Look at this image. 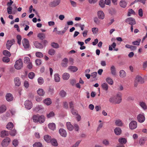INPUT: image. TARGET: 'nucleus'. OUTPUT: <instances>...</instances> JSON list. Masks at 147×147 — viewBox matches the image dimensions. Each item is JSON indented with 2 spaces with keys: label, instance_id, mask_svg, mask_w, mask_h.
Returning <instances> with one entry per match:
<instances>
[{
  "label": "nucleus",
  "instance_id": "f257e3e1",
  "mask_svg": "<svg viewBox=\"0 0 147 147\" xmlns=\"http://www.w3.org/2000/svg\"><path fill=\"white\" fill-rule=\"evenodd\" d=\"M109 100L110 102L113 104L120 103L121 101V94L120 93H118L116 96L111 97Z\"/></svg>",
  "mask_w": 147,
  "mask_h": 147
},
{
  "label": "nucleus",
  "instance_id": "f03ea898",
  "mask_svg": "<svg viewBox=\"0 0 147 147\" xmlns=\"http://www.w3.org/2000/svg\"><path fill=\"white\" fill-rule=\"evenodd\" d=\"M144 82V79L140 76L138 75L136 77L134 84V86H137L138 83L142 84Z\"/></svg>",
  "mask_w": 147,
  "mask_h": 147
},
{
  "label": "nucleus",
  "instance_id": "7ed1b4c3",
  "mask_svg": "<svg viewBox=\"0 0 147 147\" xmlns=\"http://www.w3.org/2000/svg\"><path fill=\"white\" fill-rule=\"evenodd\" d=\"M15 68L17 69H20L23 67V63L21 59L16 61L14 65Z\"/></svg>",
  "mask_w": 147,
  "mask_h": 147
},
{
  "label": "nucleus",
  "instance_id": "20e7f679",
  "mask_svg": "<svg viewBox=\"0 0 147 147\" xmlns=\"http://www.w3.org/2000/svg\"><path fill=\"white\" fill-rule=\"evenodd\" d=\"M10 142V138L9 137H6L3 140L1 145L3 147H6L9 145Z\"/></svg>",
  "mask_w": 147,
  "mask_h": 147
},
{
  "label": "nucleus",
  "instance_id": "39448f33",
  "mask_svg": "<svg viewBox=\"0 0 147 147\" xmlns=\"http://www.w3.org/2000/svg\"><path fill=\"white\" fill-rule=\"evenodd\" d=\"M137 127V123L135 121H132L129 123V127L131 129H134L136 128Z\"/></svg>",
  "mask_w": 147,
  "mask_h": 147
},
{
  "label": "nucleus",
  "instance_id": "423d86ee",
  "mask_svg": "<svg viewBox=\"0 0 147 147\" xmlns=\"http://www.w3.org/2000/svg\"><path fill=\"white\" fill-rule=\"evenodd\" d=\"M137 119L138 121L140 123L143 122L145 120V117L143 113L137 115Z\"/></svg>",
  "mask_w": 147,
  "mask_h": 147
},
{
  "label": "nucleus",
  "instance_id": "0eeeda50",
  "mask_svg": "<svg viewBox=\"0 0 147 147\" xmlns=\"http://www.w3.org/2000/svg\"><path fill=\"white\" fill-rule=\"evenodd\" d=\"M125 22L131 25H133L136 24V22L135 19L134 18L131 17L125 20Z\"/></svg>",
  "mask_w": 147,
  "mask_h": 147
},
{
  "label": "nucleus",
  "instance_id": "6e6552de",
  "mask_svg": "<svg viewBox=\"0 0 147 147\" xmlns=\"http://www.w3.org/2000/svg\"><path fill=\"white\" fill-rule=\"evenodd\" d=\"M24 105L26 108L29 110L32 107V102L28 100H27L25 102Z\"/></svg>",
  "mask_w": 147,
  "mask_h": 147
},
{
  "label": "nucleus",
  "instance_id": "1a4fd4ad",
  "mask_svg": "<svg viewBox=\"0 0 147 147\" xmlns=\"http://www.w3.org/2000/svg\"><path fill=\"white\" fill-rule=\"evenodd\" d=\"M15 42V40L14 39L8 40L6 44V47L7 49L9 50L11 47L13 45Z\"/></svg>",
  "mask_w": 147,
  "mask_h": 147
},
{
  "label": "nucleus",
  "instance_id": "9d476101",
  "mask_svg": "<svg viewBox=\"0 0 147 147\" xmlns=\"http://www.w3.org/2000/svg\"><path fill=\"white\" fill-rule=\"evenodd\" d=\"M23 46L25 49L28 48L29 47V41L26 38L24 39L22 41Z\"/></svg>",
  "mask_w": 147,
  "mask_h": 147
},
{
  "label": "nucleus",
  "instance_id": "9b49d317",
  "mask_svg": "<svg viewBox=\"0 0 147 147\" xmlns=\"http://www.w3.org/2000/svg\"><path fill=\"white\" fill-rule=\"evenodd\" d=\"M60 1V0H54L50 3L49 5L52 7H56L59 4Z\"/></svg>",
  "mask_w": 147,
  "mask_h": 147
},
{
  "label": "nucleus",
  "instance_id": "f8f14e48",
  "mask_svg": "<svg viewBox=\"0 0 147 147\" xmlns=\"http://www.w3.org/2000/svg\"><path fill=\"white\" fill-rule=\"evenodd\" d=\"M5 97L6 100L8 102L12 101L13 98L12 95L10 93H7Z\"/></svg>",
  "mask_w": 147,
  "mask_h": 147
},
{
  "label": "nucleus",
  "instance_id": "ddd939ff",
  "mask_svg": "<svg viewBox=\"0 0 147 147\" xmlns=\"http://www.w3.org/2000/svg\"><path fill=\"white\" fill-rule=\"evenodd\" d=\"M59 132L61 136L63 137H65L67 136L66 131L64 129H60L59 130Z\"/></svg>",
  "mask_w": 147,
  "mask_h": 147
},
{
  "label": "nucleus",
  "instance_id": "4468645a",
  "mask_svg": "<svg viewBox=\"0 0 147 147\" xmlns=\"http://www.w3.org/2000/svg\"><path fill=\"white\" fill-rule=\"evenodd\" d=\"M98 16L99 18L103 20L105 18V16L104 13L102 11H100L97 12Z\"/></svg>",
  "mask_w": 147,
  "mask_h": 147
},
{
  "label": "nucleus",
  "instance_id": "2eb2a0df",
  "mask_svg": "<svg viewBox=\"0 0 147 147\" xmlns=\"http://www.w3.org/2000/svg\"><path fill=\"white\" fill-rule=\"evenodd\" d=\"M68 62V60L67 58H65L62 60V62L61 63L62 66L63 67H66L67 66V64Z\"/></svg>",
  "mask_w": 147,
  "mask_h": 147
},
{
  "label": "nucleus",
  "instance_id": "dca6fc26",
  "mask_svg": "<svg viewBox=\"0 0 147 147\" xmlns=\"http://www.w3.org/2000/svg\"><path fill=\"white\" fill-rule=\"evenodd\" d=\"M110 70L111 74L113 76H115L116 75V70L114 65L111 66Z\"/></svg>",
  "mask_w": 147,
  "mask_h": 147
},
{
  "label": "nucleus",
  "instance_id": "f3484780",
  "mask_svg": "<svg viewBox=\"0 0 147 147\" xmlns=\"http://www.w3.org/2000/svg\"><path fill=\"white\" fill-rule=\"evenodd\" d=\"M14 81L15 85L17 86H19L21 84V81L20 78L18 77H16L14 78Z\"/></svg>",
  "mask_w": 147,
  "mask_h": 147
},
{
  "label": "nucleus",
  "instance_id": "a211bd4d",
  "mask_svg": "<svg viewBox=\"0 0 147 147\" xmlns=\"http://www.w3.org/2000/svg\"><path fill=\"white\" fill-rule=\"evenodd\" d=\"M127 3V2L125 0H121L119 2V5L121 7L125 8L126 7Z\"/></svg>",
  "mask_w": 147,
  "mask_h": 147
},
{
  "label": "nucleus",
  "instance_id": "6ab92c4d",
  "mask_svg": "<svg viewBox=\"0 0 147 147\" xmlns=\"http://www.w3.org/2000/svg\"><path fill=\"white\" fill-rule=\"evenodd\" d=\"M101 86L103 90L107 92L109 88L108 84L106 83H104L101 84Z\"/></svg>",
  "mask_w": 147,
  "mask_h": 147
},
{
  "label": "nucleus",
  "instance_id": "aec40b11",
  "mask_svg": "<svg viewBox=\"0 0 147 147\" xmlns=\"http://www.w3.org/2000/svg\"><path fill=\"white\" fill-rule=\"evenodd\" d=\"M9 134L8 131L5 130H3L0 133V137L1 138H4L5 136H8Z\"/></svg>",
  "mask_w": 147,
  "mask_h": 147
},
{
  "label": "nucleus",
  "instance_id": "412c9836",
  "mask_svg": "<svg viewBox=\"0 0 147 147\" xmlns=\"http://www.w3.org/2000/svg\"><path fill=\"white\" fill-rule=\"evenodd\" d=\"M147 140V138L146 137H143L140 138L139 141L140 145L141 146L143 145Z\"/></svg>",
  "mask_w": 147,
  "mask_h": 147
},
{
  "label": "nucleus",
  "instance_id": "4be33fe9",
  "mask_svg": "<svg viewBox=\"0 0 147 147\" xmlns=\"http://www.w3.org/2000/svg\"><path fill=\"white\" fill-rule=\"evenodd\" d=\"M44 139L46 142L49 143H50L52 138L51 136H50L48 135H46L44 136Z\"/></svg>",
  "mask_w": 147,
  "mask_h": 147
},
{
  "label": "nucleus",
  "instance_id": "5701e85b",
  "mask_svg": "<svg viewBox=\"0 0 147 147\" xmlns=\"http://www.w3.org/2000/svg\"><path fill=\"white\" fill-rule=\"evenodd\" d=\"M66 126L68 130L70 131H72L74 128L73 126L71 125L70 122L66 123Z\"/></svg>",
  "mask_w": 147,
  "mask_h": 147
},
{
  "label": "nucleus",
  "instance_id": "b1692460",
  "mask_svg": "<svg viewBox=\"0 0 147 147\" xmlns=\"http://www.w3.org/2000/svg\"><path fill=\"white\" fill-rule=\"evenodd\" d=\"M139 105L144 110H146L147 109V106L146 103L143 102H139Z\"/></svg>",
  "mask_w": 147,
  "mask_h": 147
},
{
  "label": "nucleus",
  "instance_id": "393cba45",
  "mask_svg": "<svg viewBox=\"0 0 147 147\" xmlns=\"http://www.w3.org/2000/svg\"><path fill=\"white\" fill-rule=\"evenodd\" d=\"M68 69L70 71L74 72L78 70V68L77 67L71 66L69 67Z\"/></svg>",
  "mask_w": 147,
  "mask_h": 147
},
{
  "label": "nucleus",
  "instance_id": "a878e982",
  "mask_svg": "<svg viewBox=\"0 0 147 147\" xmlns=\"http://www.w3.org/2000/svg\"><path fill=\"white\" fill-rule=\"evenodd\" d=\"M114 131L116 135H119L121 133V130L119 127H117L115 129Z\"/></svg>",
  "mask_w": 147,
  "mask_h": 147
},
{
  "label": "nucleus",
  "instance_id": "bb28decb",
  "mask_svg": "<svg viewBox=\"0 0 147 147\" xmlns=\"http://www.w3.org/2000/svg\"><path fill=\"white\" fill-rule=\"evenodd\" d=\"M50 143H51L52 145L54 146H56L58 145L57 140L55 139H51Z\"/></svg>",
  "mask_w": 147,
  "mask_h": 147
},
{
  "label": "nucleus",
  "instance_id": "cd10ccee",
  "mask_svg": "<svg viewBox=\"0 0 147 147\" xmlns=\"http://www.w3.org/2000/svg\"><path fill=\"white\" fill-rule=\"evenodd\" d=\"M48 93L49 94L52 95L54 92V88L53 86H50L48 90Z\"/></svg>",
  "mask_w": 147,
  "mask_h": 147
},
{
  "label": "nucleus",
  "instance_id": "c85d7f7f",
  "mask_svg": "<svg viewBox=\"0 0 147 147\" xmlns=\"http://www.w3.org/2000/svg\"><path fill=\"white\" fill-rule=\"evenodd\" d=\"M69 74L67 73H64L62 76V78L64 80H67L69 79Z\"/></svg>",
  "mask_w": 147,
  "mask_h": 147
},
{
  "label": "nucleus",
  "instance_id": "c756f323",
  "mask_svg": "<svg viewBox=\"0 0 147 147\" xmlns=\"http://www.w3.org/2000/svg\"><path fill=\"white\" fill-rule=\"evenodd\" d=\"M44 102L47 105H49L51 104L52 101L50 98H48L44 100Z\"/></svg>",
  "mask_w": 147,
  "mask_h": 147
},
{
  "label": "nucleus",
  "instance_id": "7c9ffc66",
  "mask_svg": "<svg viewBox=\"0 0 147 147\" xmlns=\"http://www.w3.org/2000/svg\"><path fill=\"white\" fill-rule=\"evenodd\" d=\"M39 115H34L33 116V121L35 123L38 122V121H39Z\"/></svg>",
  "mask_w": 147,
  "mask_h": 147
},
{
  "label": "nucleus",
  "instance_id": "2f4dec72",
  "mask_svg": "<svg viewBox=\"0 0 147 147\" xmlns=\"http://www.w3.org/2000/svg\"><path fill=\"white\" fill-rule=\"evenodd\" d=\"M48 127L50 129L54 130L55 129L56 125L54 123H51L49 124Z\"/></svg>",
  "mask_w": 147,
  "mask_h": 147
},
{
  "label": "nucleus",
  "instance_id": "473e14b6",
  "mask_svg": "<svg viewBox=\"0 0 147 147\" xmlns=\"http://www.w3.org/2000/svg\"><path fill=\"white\" fill-rule=\"evenodd\" d=\"M106 81L109 85H112L113 84L112 79L110 77H107L106 79Z\"/></svg>",
  "mask_w": 147,
  "mask_h": 147
},
{
  "label": "nucleus",
  "instance_id": "72a5a7b5",
  "mask_svg": "<svg viewBox=\"0 0 147 147\" xmlns=\"http://www.w3.org/2000/svg\"><path fill=\"white\" fill-rule=\"evenodd\" d=\"M119 76L121 78H124L126 75V73L123 70H121L119 72Z\"/></svg>",
  "mask_w": 147,
  "mask_h": 147
},
{
  "label": "nucleus",
  "instance_id": "f704fd0d",
  "mask_svg": "<svg viewBox=\"0 0 147 147\" xmlns=\"http://www.w3.org/2000/svg\"><path fill=\"white\" fill-rule=\"evenodd\" d=\"M118 141L121 144H125L127 142V140L125 138H121L119 139Z\"/></svg>",
  "mask_w": 147,
  "mask_h": 147
},
{
  "label": "nucleus",
  "instance_id": "c9c22d12",
  "mask_svg": "<svg viewBox=\"0 0 147 147\" xmlns=\"http://www.w3.org/2000/svg\"><path fill=\"white\" fill-rule=\"evenodd\" d=\"M115 124L116 125L119 126H121L123 125L122 121L119 119L116 120Z\"/></svg>",
  "mask_w": 147,
  "mask_h": 147
},
{
  "label": "nucleus",
  "instance_id": "e433bc0d",
  "mask_svg": "<svg viewBox=\"0 0 147 147\" xmlns=\"http://www.w3.org/2000/svg\"><path fill=\"white\" fill-rule=\"evenodd\" d=\"M34 46L36 48L41 49L43 47L42 45L40 43L38 42H36L34 44Z\"/></svg>",
  "mask_w": 147,
  "mask_h": 147
},
{
  "label": "nucleus",
  "instance_id": "4c0bfd02",
  "mask_svg": "<svg viewBox=\"0 0 147 147\" xmlns=\"http://www.w3.org/2000/svg\"><path fill=\"white\" fill-rule=\"evenodd\" d=\"M45 121V117L43 115H39V121L38 122L40 123H43Z\"/></svg>",
  "mask_w": 147,
  "mask_h": 147
},
{
  "label": "nucleus",
  "instance_id": "58836bf2",
  "mask_svg": "<svg viewBox=\"0 0 147 147\" xmlns=\"http://www.w3.org/2000/svg\"><path fill=\"white\" fill-rule=\"evenodd\" d=\"M3 54L7 57H10L11 55V54L8 51L6 50H4L3 52Z\"/></svg>",
  "mask_w": 147,
  "mask_h": 147
},
{
  "label": "nucleus",
  "instance_id": "ea45409f",
  "mask_svg": "<svg viewBox=\"0 0 147 147\" xmlns=\"http://www.w3.org/2000/svg\"><path fill=\"white\" fill-rule=\"evenodd\" d=\"M12 8L11 7L8 6L7 8V12L9 14H15V13L13 11L12 12Z\"/></svg>",
  "mask_w": 147,
  "mask_h": 147
},
{
  "label": "nucleus",
  "instance_id": "a19ab883",
  "mask_svg": "<svg viewBox=\"0 0 147 147\" xmlns=\"http://www.w3.org/2000/svg\"><path fill=\"white\" fill-rule=\"evenodd\" d=\"M38 37L40 39L43 40L45 37V34L43 33H40L38 34Z\"/></svg>",
  "mask_w": 147,
  "mask_h": 147
},
{
  "label": "nucleus",
  "instance_id": "79ce46f5",
  "mask_svg": "<svg viewBox=\"0 0 147 147\" xmlns=\"http://www.w3.org/2000/svg\"><path fill=\"white\" fill-rule=\"evenodd\" d=\"M54 80L55 82H58L60 81V78L59 75L57 74H56L54 75Z\"/></svg>",
  "mask_w": 147,
  "mask_h": 147
},
{
  "label": "nucleus",
  "instance_id": "37998d69",
  "mask_svg": "<svg viewBox=\"0 0 147 147\" xmlns=\"http://www.w3.org/2000/svg\"><path fill=\"white\" fill-rule=\"evenodd\" d=\"M13 127V123L11 122H9L6 125V128L9 129H11Z\"/></svg>",
  "mask_w": 147,
  "mask_h": 147
},
{
  "label": "nucleus",
  "instance_id": "c03bdc74",
  "mask_svg": "<svg viewBox=\"0 0 147 147\" xmlns=\"http://www.w3.org/2000/svg\"><path fill=\"white\" fill-rule=\"evenodd\" d=\"M38 94L40 96H43L45 94L43 89H39L37 91Z\"/></svg>",
  "mask_w": 147,
  "mask_h": 147
},
{
  "label": "nucleus",
  "instance_id": "a18cd8bd",
  "mask_svg": "<svg viewBox=\"0 0 147 147\" xmlns=\"http://www.w3.org/2000/svg\"><path fill=\"white\" fill-rule=\"evenodd\" d=\"M6 110V107L4 105H2L0 107V113H2L4 112Z\"/></svg>",
  "mask_w": 147,
  "mask_h": 147
},
{
  "label": "nucleus",
  "instance_id": "49530a36",
  "mask_svg": "<svg viewBox=\"0 0 147 147\" xmlns=\"http://www.w3.org/2000/svg\"><path fill=\"white\" fill-rule=\"evenodd\" d=\"M59 94L60 96L62 97H65L67 94L66 92L64 90H61Z\"/></svg>",
  "mask_w": 147,
  "mask_h": 147
},
{
  "label": "nucleus",
  "instance_id": "de8ad7c7",
  "mask_svg": "<svg viewBox=\"0 0 147 147\" xmlns=\"http://www.w3.org/2000/svg\"><path fill=\"white\" fill-rule=\"evenodd\" d=\"M43 108V107L41 105H38L34 109V111L38 112L39 110L42 109Z\"/></svg>",
  "mask_w": 147,
  "mask_h": 147
},
{
  "label": "nucleus",
  "instance_id": "09e8293b",
  "mask_svg": "<svg viewBox=\"0 0 147 147\" xmlns=\"http://www.w3.org/2000/svg\"><path fill=\"white\" fill-rule=\"evenodd\" d=\"M116 46V44L115 43L113 42L111 45L109 46V51H112L113 50V49L115 48Z\"/></svg>",
  "mask_w": 147,
  "mask_h": 147
},
{
  "label": "nucleus",
  "instance_id": "8fccbe9b",
  "mask_svg": "<svg viewBox=\"0 0 147 147\" xmlns=\"http://www.w3.org/2000/svg\"><path fill=\"white\" fill-rule=\"evenodd\" d=\"M2 61L4 62L7 63L10 61V59L7 57H4L2 59Z\"/></svg>",
  "mask_w": 147,
  "mask_h": 147
},
{
  "label": "nucleus",
  "instance_id": "3c124183",
  "mask_svg": "<svg viewBox=\"0 0 147 147\" xmlns=\"http://www.w3.org/2000/svg\"><path fill=\"white\" fill-rule=\"evenodd\" d=\"M141 41V39H139L137 40L132 42V44L135 45H139Z\"/></svg>",
  "mask_w": 147,
  "mask_h": 147
},
{
  "label": "nucleus",
  "instance_id": "603ef678",
  "mask_svg": "<svg viewBox=\"0 0 147 147\" xmlns=\"http://www.w3.org/2000/svg\"><path fill=\"white\" fill-rule=\"evenodd\" d=\"M42 144L40 142H36L33 145V147H42Z\"/></svg>",
  "mask_w": 147,
  "mask_h": 147
},
{
  "label": "nucleus",
  "instance_id": "864d4df0",
  "mask_svg": "<svg viewBox=\"0 0 147 147\" xmlns=\"http://www.w3.org/2000/svg\"><path fill=\"white\" fill-rule=\"evenodd\" d=\"M48 53L50 55H53L55 54V51L53 49H51L49 50Z\"/></svg>",
  "mask_w": 147,
  "mask_h": 147
},
{
  "label": "nucleus",
  "instance_id": "5fc2aeb1",
  "mask_svg": "<svg viewBox=\"0 0 147 147\" xmlns=\"http://www.w3.org/2000/svg\"><path fill=\"white\" fill-rule=\"evenodd\" d=\"M36 55L38 57L41 58L43 56V54L41 52H37L36 53Z\"/></svg>",
  "mask_w": 147,
  "mask_h": 147
},
{
  "label": "nucleus",
  "instance_id": "6e6d98bb",
  "mask_svg": "<svg viewBox=\"0 0 147 147\" xmlns=\"http://www.w3.org/2000/svg\"><path fill=\"white\" fill-rule=\"evenodd\" d=\"M35 76V74L34 72H31L28 75V77L30 79H32Z\"/></svg>",
  "mask_w": 147,
  "mask_h": 147
},
{
  "label": "nucleus",
  "instance_id": "4d7b16f0",
  "mask_svg": "<svg viewBox=\"0 0 147 147\" xmlns=\"http://www.w3.org/2000/svg\"><path fill=\"white\" fill-rule=\"evenodd\" d=\"M17 38L18 40V44L19 45H20L22 39L21 36L20 35H18L17 36Z\"/></svg>",
  "mask_w": 147,
  "mask_h": 147
},
{
  "label": "nucleus",
  "instance_id": "13d9d810",
  "mask_svg": "<svg viewBox=\"0 0 147 147\" xmlns=\"http://www.w3.org/2000/svg\"><path fill=\"white\" fill-rule=\"evenodd\" d=\"M38 81L39 84H42L44 83V80L41 77H40L38 79Z\"/></svg>",
  "mask_w": 147,
  "mask_h": 147
},
{
  "label": "nucleus",
  "instance_id": "bf43d9fd",
  "mask_svg": "<svg viewBox=\"0 0 147 147\" xmlns=\"http://www.w3.org/2000/svg\"><path fill=\"white\" fill-rule=\"evenodd\" d=\"M51 46L53 48H58L59 47V45L56 43L53 42L51 43Z\"/></svg>",
  "mask_w": 147,
  "mask_h": 147
},
{
  "label": "nucleus",
  "instance_id": "052dcab7",
  "mask_svg": "<svg viewBox=\"0 0 147 147\" xmlns=\"http://www.w3.org/2000/svg\"><path fill=\"white\" fill-rule=\"evenodd\" d=\"M55 115L53 111L50 112L49 114H47V117L48 118L53 117Z\"/></svg>",
  "mask_w": 147,
  "mask_h": 147
},
{
  "label": "nucleus",
  "instance_id": "680f3d73",
  "mask_svg": "<svg viewBox=\"0 0 147 147\" xmlns=\"http://www.w3.org/2000/svg\"><path fill=\"white\" fill-rule=\"evenodd\" d=\"M18 144V142L17 140L14 139L12 142V144L14 146H17Z\"/></svg>",
  "mask_w": 147,
  "mask_h": 147
},
{
  "label": "nucleus",
  "instance_id": "e2e57ef3",
  "mask_svg": "<svg viewBox=\"0 0 147 147\" xmlns=\"http://www.w3.org/2000/svg\"><path fill=\"white\" fill-rule=\"evenodd\" d=\"M100 6L102 8L104 7L105 6V4L103 0H101L100 1L99 3Z\"/></svg>",
  "mask_w": 147,
  "mask_h": 147
},
{
  "label": "nucleus",
  "instance_id": "0e129e2a",
  "mask_svg": "<svg viewBox=\"0 0 147 147\" xmlns=\"http://www.w3.org/2000/svg\"><path fill=\"white\" fill-rule=\"evenodd\" d=\"M24 63H30V59L28 57H25L24 58Z\"/></svg>",
  "mask_w": 147,
  "mask_h": 147
},
{
  "label": "nucleus",
  "instance_id": "69168bd1",
  "mask_svg": "<svg viewBox=\"0 0 147 147\" xmlns=\"http://www.w3.org/2000/svg\"><path fill=\"white\" fill-rule=\"evenodd\" d=\"M74 129L76 131H78L79 129V127L78 125L77 124H75L74 125Z\"/></svg>",
  "mask_w": 147,
  "mask_h": 147
},
{
  "label": "nucleus",
  "instance_id": "338daca9",
  "mask_svg": "<svg viewBox=\"0 0 147 147\" xmlns=\"http://www.w3.org/2000/svg\"><path fill=\"white\" fill-rule=\"evenodd\" d=\"M98 29L96 28H92V31L94 34H96L98 32Z\"/></svg>",
  "mask_w": 147,
  "mask_h": 147
},
{
  "label": "nucleus",
  "instance_id": "774afa93",
  "mask_svg": "<svg viewBox=\"0 0 147 147\" xmlns=\"http://www.w3.org/2000/svg\"><path fill=\"white\" fill-rule=\"evenodd\" d=\"M81 142L80 140H78L76 143L73 145L71 147H78L80 143Z\"/></svg>",
  "mask_w": 147,
  "mask_h": 147
}]
</instances>
